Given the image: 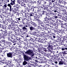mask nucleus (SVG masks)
I'll return each mask as SVG.
<instances>
[{"instance_id":"nucleus-3","label":"nucleus","mask_w":67,"mask_h":67,"mask_svg":"<svg viewBox=\"0 0 67 67\" xmlns=\"http://www.w3.org/2000/svg\"><path fill=\"white\" fill-rule=\"evenodd\" d=\"M26 54L30 55L32 58H34V52L32 50H27L26 52H25Z\"/></svg>"},{"instance_id":"nucleus-52","label":"nucleus","mask_w":67,"mask_h":67,"mask_svg":"<svg viewBox=\"0 0 67 67\" xmlns=\"http://www.w3.org/2000/svg\"><path fill=\"white\" fill-rule=\"evenodd\" d=\"M51 33V30L48 31V32H47V34H49V35H52V34Z\"/></svg>"},{"instance_id":"nucleus-2","label":"nucleus","mask_w":67,"mask_h":67,"mask_svg":"<svg viewBox=\"0 0 67 67\" xmlns=\"http://www.w3.org/2000/svg\"><path fill=\"white\" fill-rule=\"evenodd\" d=\"M19 27L21 29V30H23V31H26V30H27V28L26 27H29L30 28V27L32 26V25H31V22H30L29 23L27 24V25H24L21 24L19 25Z\"/></svg>"},{"instance_id":"nucleus-6","label":"nucleus","mask_w":67,"mask_h":67,"mask_svg":"<svg viewBox=\"0 0 67 67\" xmlns=\"http://www.w3.org/2000/svg\"><path fill=\"white\" fill-rule=\"evenodd\" d=\"M43 9L44 10H46L48 11H49L50 10H51V8L48 5H44L43 7Z\"/></svg>"},{"instance_id":"nucleus-43","label":"nucleus","mask_w":67,"mask_h":67,"mask_svg":"<svg viewBox=\"0 0 67 67\" xmlns=\"http://www.w3.org/2000/svg\"><path fill=\"white\" fill-rule=\"evenodd\" d=\"M17 2L18 3L20 4H21V3H22V1H21V0H18L17 1Z\"/></svg>"},{"instance_id":"nucleus-5","label":"nucleus","mask_w":67,"mask_h":67,"mask_svg":"<svg viewBox=\"0 0 67 67\" xmlns=\"http://www.w3.org/2000/svg\"><path fill=\"white\" fill-rule=\"evenodd\" d=\"M44 21L45 22H47L48 23V21H50V22H52V21H53V20L52 19V18H50L49 17H47L46 16V17L45 18H44Z\"/></svg>"},{"instance_id":"nucleus-17","label":"nucleus","mask_w":67,"mask_h":67,"mask_svg":"<svg viewBox=\"0 0 67 67\" xmlns=\"http://www.w3.org/2000/svg\"><path fill=\"white\" fill-rule=\"evenodd\" d=\"M31 22V25H32L33 26H34V27H37V25L34 22Z\"/></svg>"},{"instance_id":"nucleus-42","label":"nucleus","mask_w":67,"mask_h":67,"mask_svg":"<svg viewBox=\"0 0 67 67\" xmlns=\"http://www.w3.org/2000/svg\"><path fill=\"white\" fill-rule=\"evenodd\" d=\"M26 61L24 60L23 62V65H26V64H27V62H26Z\"/></svg>"},{"instance_id":"nucleus-26","label":"nucleus","mask_w":67,"mask_h":67,"mask_svg":"<svg viewBox=\"0 0 67 67\" xmlns=\"http://www.w3.org/2000/svg\"><path fill=\"white\" fill-rule=\"evenodd\" d=\"M15 39H10L9 40L12 43H15Z\"/></svg>"},{"instance_id":"nucleus-64","label":"nucleus","mask_w":67,"mask_h":67,"mask_svg":"<svg viewBox=\"0 0 67 67\" xmlns=\"http://www.w3.org/2000/svg\"><path fill=\"white\" fill-rule=\"evenodd\" d=\"M9 20V19H8V18L6 17L5 19V21H8Z\"/></svg>"},{"instance_id":"nucleus-18","label":"nucleus","mask_w":67,"mask_h":67,"mask_svg":"<svg viewBox=\"0 0 67 67\" xmlns=\"http://www.w3.org/2000/svg\"><path fill=\"white\" fill-rule=\"evenodd\" d=\"M58 2L59 3H60V4H64V5H65V4H66V2H63L62 1V0H58Z\"/></svg>"},{"instance_id":"nucleus-29","label":"nucleus","mask_w":67,"mask_h":67,"mask_svg":"<svg viewBox=\"0 0 67 67\" xmlns=\"http://www.w3.org/2000/svg\"><path fill=\"white\" fill-rule=\"evenodd\" d=\"M55 41V42H61L62 40H61V38H58Z\"/></svg>"},{"instance_id":"nucleus-16","label":"nucleus","mask_w":67,"mask_h":67,"mask_svg":"<svg viewBox=\"0 0 67 67\" xmlns=\"http://www.w3.org/2000/svg\"><path fill=\"white\" fill-rule=\"evenodd\" d=\"M24 17H20L19 18H16V20L17 21H20L21 20V21H23L24 20Z\"/></svg>"},{"instance_id":"nucleus-56","label":"nucleus","mask_w":67,"mask_h":67,"mask_svg":"<svg viewBox=\"0 0 67 67\" xmlns=\"http://www.w3.org/2000/svg\"><path fill=\"white\" fill-rule=\"evenodd\" d=\"M10 30V29L8 28L7 29V31L8 32L9 34H10L11 33L10 31H9Z\"/></svg>"},{"instance_id":"nucleus-12","label":"nucleus","mask_w":67,"mask_h":67,"mask_svg":"<svg viewBox=\"0 0 67 67\" xmlns=\"http://www.w3.org/2000/svg\"><path fill=\"white\" fill-rule=\"evenodd\" d=\"M32 32L31 31L30 34H31V35H35V36H37V37H38V36H39L38 32H36V31L34 32L33 33H31Z\"/></svg>"},{"instance_id":"nucleus-41","label":"nucleus","mask_w":67,"mask_h":67,"mask_svg":"<svg viewBox=\"0 0 67 67\" xmlns=\"http://www.w3.org/2000/svg\"><path fill=\"white\" fill-rule=\"evenodd\" d=\"M17 47H18L19 48H21V44H19L18 43L17 44L16 46Z\"/></svg>"},{"instance_id":"nucleus-10","label":"nucleus","mask_w":67,"mask_h":67,"mask_svg":"<svg viewBox=\"0 0 67 67\" xmlns=\"http://www.w3.org/2000/svg\"><path fill=\"white\" fill-rule=\"evenodd\" d=\"M7 56L8 58H12L13 57V52H9L7 54Z\"/></svg>"},{"instance_id":"nucleus-57","label":"nucleus","mask_w":67,"mask_h":67,"mask_svg":"<svg viewBox=\"0 0 67 67\" xmlns=\"http://www.w3.org/2000/svg\"><path fill=\"white\" fill-rule=\"evenodd\" d=\"M42 59L43 60H48V59H47L46 58L44 57H43Z\"/></svg>"},{"instance_id":"nucleus-58","label":"nucleus","mask_w":67,"mask_h":67,"mask_svg":"<svg viewBox=\"0 0 67 67\" xmlns=\"http://www.w3.org/2000/svg\"><path fill=\"white\" fill-rule=\"evenodd\" d=\"M52 62V60L51 59H49L48 60V63H51Z\"/></svg>"},{"instance_id":"nucleus-33","label":"nucleus","mask_w":67,"mask_h":67,"mask_svg":"<svg viewBox=\"0 0 67 67\" xmlns=\"http://www.w3.org/2000/svg\"><path fill=\"white\" fill-rule=\"evenodd\" d=\"M1 62L3 64H8L7 62L6 61L4 60H2L1 61Z\"/></svg>"},{"instance_id":"nucleus-27","label":"nucleus","mask_w":67,"mask_h":67,"mask_svg":"<svg viewBox=\"0 0 67 67\" xmlns=\"http://www.w3.org/2000/svg\"><path fill=\"white\" fill-rule=\"evenodd\" d=\"M4 35V36H5L6 37V36H8V40L9 41V40H10V36H11L9 35H7L6 34H5Z\"/></svg>"},{"instance_id":"nucleus-28","label":"nucleus","mask_w":67,"mask_h":67,"mask_svg":"<svg viewBox=\"0 0 67 67\" xmlns=\"http://www.w3.org/2000/svg\"><path fill=\"white\" fill-rule=\"evenodd\" d=\"M60 33H61V34H63L64 36H65V35H66V34L65 33V31L63 30L61 31L60 32Z\"/></svg>"},{"instance_id":"nucleus-35","label":"nucleus","mask_w":67,"mask_h":67,"mask_svg":"<svg viewBox=\"0 0 67 67\" xmlns=\"http://www.w3.org/2000/svg\"><path fill=\"white\" fill-rule=\"evenodd\" d=\"M29 28L30 30V31H34V27L33 26H31Z\"/></svg>"},{"instance_id":"nucleus-44","label":"nucleus","mask_w":67,"mask_h":67,"mask_svg":"<svg viewBox=\"0 0 67 67\" xmlns=\"http://www.w3.org/2000/svg\"><path fill=\"white\" fill-rule=\"evenodd\" d=\"M37 50L38 52L40 53V52H41V48L40 47H39L37 49Z\"/></svg>"},{"instance_id":"nucleus-54","label":"nucleus","mask_w":67,"mask_h":67,"mask_svg":"<svg viewBox=\"0 0 67 67\" xmlns=\"http://www.w3.org/2000/svg\"><path fill=\"white\" fill-rule=\"evenodd\" d=\"M62 53L63 54V55H66V54H67V53H66V51H65L62 52Z\"/></svg>"},{"instance_id":"nucleus-50","label":"nucleus","mask_w":67,"mask_h":67,"mask_svg":"<svg viewBox=\"0 0 67 67\" xmlns=\"http://www.w3.org/2000/svg\"><path fill=\"white\" fill-rule=\"evenodd\" d=\"M53 12L54 13L55 15L58 12V11L56 10H53Z\"/></svg>"},{"instance_id":"nucleus-4","label":"nucleus","mask_w":67,"mask_h":67,"mask_svg":"<svg viewBox=\"0 0 67 67\" xmlns=\"http://www.w3.org/2000/svg\"><path fill=\"white\" fill-rule=\"evenodd\" d=\"M23 58L24 60L25 61H29V60L31 59V58L26 55L24 54L23 55Z\"/></svg>"},{"instance_id":"nucleus-11","label":"nucleus","mask_w":67,"mask_h":67,"mask_svg":"<svg viewBox=\"0 0 67 67\" xmlns=\"http://www.w3.org/2000/svg\"><path fill=\"white\" fill-rule=\"evenodd\" d=\"M52 42H49V43H48L47 44V46H48V47L49 49H53V46L52 45Z\"/></svg>"},{"instance_id":"nucleus-32","label":"nucleus","mask_w":67,"mask_h":67,"mask_svg":"<svg viewBox=\"0 0 67 67\" xmlns=\"http://www.w3.org/2000/svg\"><path fill=\"white\" fill-rule=\"evenodd\" d=\"M52 36L53 37L54 39H55L56 37V35L54 33H53L52 35Z\"/></svg>"},{"instance_id":"nucleus-55","label":"nucleus","mask_w":67,"mask_h":67,"mask_svg":"<svg viewBox=\"0 0 67 67\" xmlns=\"http://www.w3.org/2000/svg\"><path fill=\"white\" fill-rule=\"evenodd\" d=\"M60 22H61V21L60 20H59V21H57V23H58V24H59V25L61 24H60Z\"/></svg>"},{"instance_id":"nucleus-24","label":"nucleus","mask_w":67,"mask_h":67,"mask_svg":"<svg viewBox=\"0 0 67 67\" xmlns=\"http://www.w3.org/2000/svg\"><path fill=\"white\" fill-rule=\"evenodd\" d=\"M12 10L13 12H14V13L13 14H15V13H16V10L15 9V8H14L13 9V8H12Z\"/></svg>"},{"instance_id":"nucleus-37","label":"nucleus","mask_w":67,"mask_h":67,"mask_svg":"<svg viewBox=\"0 0 67 67\" xmlns=\"http://www.w3.org/2000/svg\"><path fill=\"white\" fill-rule=\"evenodd\" d=\"M63 18H65L64 19H67V15L66 14H64V15H63Z\"/></svg>"},{"instance_id":"nucleus-62","label":"nucleus","mask_w":67,"mask_h":67,"mask_svg":"<svg viewBox=\"0 0 67 67\" xmlns=\"http://www.w3.org/2000/svg\"><path fill=\"white\" fill-rule=\"evenodd\" d=\"M40 36H43V37L45 36V34H44V32H42L41 33V35Z\"/></svg>"},{"instance_id":"nucleus-8","label":"nucleus","mask_w":67,"mask_h":67,"mask_svg":"<svg viewBox=\"0 0 67 67\" xmlns=\"http://www.w3.org/2000/svg\"><path fill=\"white\" fill-rule=\"evenodd\" d=\"M27 16L28 19L31 18V16H34V13H33V12H30V13H27Z\"/></svg>"},{"instance_id":"nucleus-51","label":"nucleus","mask_w":67,"mask_h":67,"mask_svg":"<svg viewBox=\"0 0 67 67\" xmlns=\"http://www.w3.org/2000/svg\"><path fill=\"white\" fill-rule=\"evenodd\" d=\"M23 16H25V17H27V13H24L23 14Z\"/></svg>"},{"instance_id":"nucleus-38","label":"nucleus","mask_w":67,"mask_h":67,"mask_svg":"<svg viewBox=\"0 0 67 67\" xmlns=\"http://www.w3.org/2000/svg\"><path fill=\"white\" fill-rule=\"evenodd\" d=\"M44 6V5H42V4H40L38 5V7H39V8H42V9L43 8Z\"/></svg>"},{"instance_id":"nucleus-1","label":"nucleus","mask_w":67,"mask_h":67,"mask_svg":"<svg viewBox=\"0 0 67 67\" xmlns=\"http://www.w3.org/2000/svg\"><path fill=\"white\" fill-rule=\"evenodd\" d=\"M8 2H9V1L10 2V4H8L7 5V6L9 7V9L8 7L7 8V10H9L10 12H12V6L13 5L15 4V2H16L15 0H14L13 1L12 0H7ZM12 5V6H11Z\"/></svg>"},{"instance_id":"nucleus-53","label":"nucleus","mask_w":67,"mask_h":67,"mask_svg":"<svg viewBox=\"0 0 67 67\" xmlns=\"http://www.w3.org/2000/svg\"><path fill=\"white\" fill-rule=\"evenodd\" d=\"M28 2L30 3H31V4H32V3H33V2L32 1V0H28Z\"/></svg>"},{"instance_id":"nucleus-20","label":"nucleus","mask_w":67,"mask_h":67,"mask_svg":"<svg viewBox=\"0 0 67 67\" xmlns=\"http://www.w3.org/2000/svg\"><path fill=\"white\" fill-rule=\"evenodd\" d=\"M20 42V39L19 38H17L15 39V43H19Z\"/></svg>"},{"instance_id":"nucleus-34","label":"nucleus","mask_w":67,"mask_h":67,"mask_svg":"<svg viewBox=\"0 0 67 67\" xmlns=\"http://www.w3.org/2000/svg\"><path fill=\"white\" fill-rule=\"evenodd\" d=\"M3 24H5V25H8V21H4V20L3 21Z\"/></svg>"},{"instance_id":"nucleus-63","label":"nucleus","mask_w":67,"mask_h":67,"mask_svg":"<svg viewBox=\"0 0 67 67\" xmlns=\"http://www.w3.org/2000/svg\"><path fill=\"white\" fill-rule=\"evenodd\" d=\"M55 55H52V56H51V59H52L53 60V59H54V57H55Z\"/></svg>"},{"instance_id":"nucleus-9","label":"nucleus","mask_w":67,"mask_h":67,"mask_svg":"<svg viewBox=\"0 0 67 67\" xmlns=\"http://www.w3.org/2000/svg\"><path fill=\"white\" fill-rule=\"evenodd\" d=\"M61 60L60 61L58 60V62H59L58 63L59 65V66H62V65H66V63L64 62V61H62L63 60L62 59H61Z\"/></svg>"},{"instance_id":"nucleus-22","label":"nucleus","mask_w":67,"mask_h":67,"mask_svg":"<svg viewBox=\"0 0 67 67\" xmlns=\"http://www.w3.org/2000/svg\"><path fill=\"white\" fill-rule=\"evenodd\" d=\"M46 14V15H48V14L49 15H51V16H52L53 15H53H54V14H53V13H52V12H50L49 13H47Z\"/></svg>"},{"instance_id":"nucleus-13","label":"nucleus","mask_w":67,"mask_h":67,"mask_svg":"<svg viewBox=\"0 0 67 67\" xmlns=\"http://www.w3.org/2000/svg\"><path fill=\"white\" fill-rule=\"evenodd\" d=\"M57 58H58L57 57H56V55L54 57V59H53V62L55 64H58V62H57V61H58V60H59V59H57ZM56 60L57 61H56Z\"/></svg>"},{"instance_id":"nucleus-7","label":"nucleus","mask_w":67,"mask_h":67,"mask_svg":"<svg viewBox=\"0 0 67 67\" xmlns=\"http://www.w3.org/2000/svg\"><path fill=\"white\" fill-rule=\"evenodd\" d=\"M63 45H64L61 44L60 45V47H59V48L61 49L62 51H64L65 50H67V48H66L65 46Z\"/></svg>"},{"instance_id":"nucleus-14","label":"nucleus","mask_w":67,"mask_h":67,"mask_svg":"<svg viewBox=\"0 0 67 67\" xmlns=\"http://www.w3.org/2000/svg\"><path fill=\"white\" fill-rule=\"evenodd\" d=\"M0 39L1 40V43H5V40H4V36H2L0 35Z\"/></svg>"},{"instance_id":"nucleus-19","label":"nucleus","mask_w":67,"mask_h":67,"mask_svg":"<svg viewBox=\"0 0 67 67\" xmlns=\"http://www.w3.org/2000/svg\"><path fill=\"white\" fill-rule=\"evenodd\" d=\"M9 26V29H10V30H14V31L15 30V28L14 27V26Z\"/></svg>"},{"instance_id":"nucleus-59","label":"nucleus","mask_w":67,"mask_h":67,"mask_svg":"<svg viewBox=\"0 0 67 67\" xmlns=\"http://www.w3.org/2000/svg\"><path fill=\"white\" fill-rule=\"evenodd\" d=\"M45 30L47 31H50L51 30V29L49 28H47V27H46L45 28Z\"/></svg>"},{"instance_id":"nucleus-39","label":"nucleus","mask_w":67,"mask_h":67,"mask_svg":"<svg viewBox=\"0 0 67 67\" xmlns=\"http://www.w3.org/2000/svg\"><path fill=\"white\" fill-rule=\"evenodd\" d=\"M11 24L9 25V26H14V23L11 22L10 23Z\"/></svg>"},{"instance_id":"nucleus-30","label":"nucleus","mask_w":67,"mask_h":67,"mask_svg":"<svg viewBox=\"0 0 67 67\" xmlns=\"http://www.w3.org/2000/svg\"><path fill=\"white\" fill-rule=\"evenodd\" d=\"M12 46H8L7 47V48L8 49H9L10 50V51H12Z\"/></svg>"},{"instance_id":"nucleus-45","label":"nucleus","mask_w":67,"mask_h":67,"mask_svg":"<svg viewBox=\"0 0 67 67\" xmlns=\"http://www.w3.org/2000/svg\"><path fill=\"white\" fill-rule=\"evenodd\" d=\"M57 7V4H56L55 5H54L53 7L54 8H58V7Z\"/></svg>"},{"instance_id":"nucleus-15","label":"nucleus","mask_w":67,"mask_h":67,"mask_svg":"<svg viewBox=\"0 0 67 67\" xmlns=\"http://www.w3.org/2000/svg\"><path fill=\"white\" fill-rule=\"evenodd\" d=\"M14 16H10V18H9V19L10 20V22H12L15 23V22L14 21V20H13V19Z\"/></svg>"},{"instance_id":"nucleus-31","label":"nucleus","mask_w":67,"mask_h":67,"mask_svg":"<svg viewBox=\"0 0 67 67\" xmlns=\"http://www.w3.org/2000/svg\"><path fill=\"white\" fill-rule=\"evenodd\" d=\"M25 38H27L28 40V38H30V35L28 34H26L25 35Z\"/></svg>"},{"instance_id":"nucleus-21","label":"nucleus","mask_w":67,"mask_h":67,"mask_svg":"<svg viewBox=\"0 0 67 67\" xmlns=\"http://www.w3.org/2000/svg\"><path fill=\"white\" fill-rule=\"evenodd\" d=\"M43 23H45L46 25H47L48 26H50V27H52L51 25H49V22L48 21V23L45 22V21H43Z\"/></svg>"},{"instance_id":"nucleus-60","label":"nucleus","mask_w":67,"mask_h":67,"mask_svg":"<svg viewBox=\"0 0 67 67\" xmlns=\"http://www.w3.org/2000/svg\"><path fill=\"white\" fill-rule=\"evenodd\" d=\"M14 34H13V35L10 36V39H15L14 37Z\"/></svg>"},{"instance_id":"nucleus-48","label":"nucleus","mask_w":67,"mask_h":67,"mask_svg":"<svg viewBox=\"0 0 67 67\" xmlns=\"http://www.w3.org/2000/svg\"><path fill=\"white\" fill-rule=\"evenodd\" d=\"M21 4L22 6H23L24 7H26L25 4L23 2H22V3H21Z\"/></svg>"},{"instance_id":"nucleus-46","label":"nucleus","mask_w":67,"mask_h":67,"mask_svg":"<svg viewBox=\"0 0 67 67\" xmlns=\"http://www.w3.org/2000/svg\"><path fill=\"white\" fill-rule=\"evenodd\" d=\"M56 15H57V16H59V18L61 17V16L60 15V13L58 12Z\"/></svg>"},{"instance_id":"nucleus-36","label":"nucleus","mask_w":67,"mask_h":67,"mask_svg":"<svg viewBox=\"0 0 67 67\" xmlns=\"http://www.w3.org/2000/svg\"><path fill=\"white\" fill-rule=\"evenodd\" d=\"M40 15H38L37 16H35V20L38 19H40Z\"/></svg>"},{"instance_id":"nucleus-61","label":"nucleus","mask_w":67,"mask_h":67,"mask_svg":"<svg viewBox=\"0 0 67 67\" xmlns=\"http://www.w3.org/2000/svg\"><path fill=\"white\" fill-rule=\"evenodd\" d=\"M61 27H63V28H65V26H64V25L63 23H62L61 24Z\"/></svg>"},{"instance_id":"nucleus-49","label":"nucleus","mask_w":67,"mask_h":67,"mask_svg":"<svg viewBox=\"0 0 67 67\" xmlns=\"http://www.w3.org/2000/svg\"><path fill=\"white\" fill-rule=\"evenodd\" d=\"M66 36H63V40H67V36L66 37Z\"/></svg>"},{"instance_id":"nucleus-25","label":"nucleus","mask_w":67,"mask_h":67,"mask_svg":"<svg viewBox=\"0 0 67 67\" xmlns=\"http://www.w3.org/2000/svg\"><path fill=\"white\" fill-rule=\"evenodd\" d=\"M41 11L42 12V14L43 15L45 14V13H46V11L44 10L43 9H41Z\"/></svg>"},{"instance_id":"nucleus-47","label":"nucleus","mask_w":67,"mask_h":67,"mask_svg":"<svg viewBox=\"0 0 67 67\" xmlns=\"http://www.w3.org/2000/svg\"><path fill=\"white\" fill-rule=\"evenodd\" d=\"M28 40L29 41H30L31 42L33 41V39L31 38H30V37L29 38H28Z\"/></svg>"},{"instance_id":"nucleus-23","label":"nucleus","mask_w":67,"mask_h":67,"mask_svg":"<svg viewBox=\"0 0 67 67\" xmlns=\"http://www.w3.org/2000/svg\"><path fill=\"white\" fill-rule=\"evenodd\" d=\"M24 20L26 21V22H30V21H31V20L29 19H27L25 17H24Z\"/></svg>"},{"instance_id":"nucleus-40","label":"nucleus","mask_w":67,"mask_h":67,"mask_svg":"<svg viewBox=\"0 0 67 67\" xmlns=\"http://www.w3.org/2000/svg\"><path fill=\"white\" fill-rule=\"evenodd\" d=\"M7 64H12V61L11 60H8L7 61Z\"/></svg>"}]
</instances>
